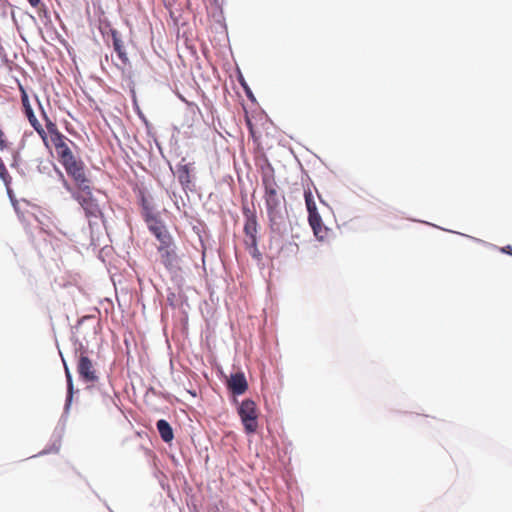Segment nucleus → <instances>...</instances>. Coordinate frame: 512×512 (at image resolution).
Returning a JSON list of instances; mask_svg holds the SVG:
<instances>
[{"label": "nucleus", "mask_w": 512, "mask_h": 512, "mask_svg": "<svg viewBox=\"0 0 512 512\" xmlns=\"http://www.w3.org/2000/svg\"><path fill=\"white\" fill-rule=\"evenodd\" d=\"M79 191L73 192V198L80 204L85 212L86 217L91 222L92 219H98L102 216V211L93 198L90 186L78 189Z\"/></svg>", "instance_id": "obj_3"}, {"label": "nucleus", "mask_w": 512, "mask_h": 512, "mask_svg": "<svg viewBox=\"0 0 512 512\" xmlns=\"http://www.w3.org/2000/svg\"><path fill=\"white\" fill-rule=\"evenodd\" d=\"M67 174L73 178L78 189L89 186V180L86 177L85 166L82 161L77 160L74 155L70 159H65L60 162Z\"/></svg>", "instance_id": "obj_5"}, {"label": "nucleus", "mask_w": 512, "mask_h": 512, "mask_svg": "<svg viewBox=\"0 0 512 512\" xmlns=\"http://www.w3.org/2000/svg\"><path fill=\"white\" fill-rule=\"evenodd\" d=\"M7 147V143L4 139V132L0 129V150H3Z\"/></svg>", "instance_id": "obj_20"}, {"label": "nucleus", "mask_w": 512, "mask_h": 512, "mask_svg": "<svg viewBox=\"0 0 512 512\" xmlns=\"http://www.w3.org/2000/svg\"><path fill=\"white\" fill-rule=\"evenodd\" d=\"M261 179L265 191L264 199L267 212L270 220L274 221L280 212L281 200L283 197L279 193L273 168L269 166L266 169H263Z\"/></svg>", "instance_id": "obj_1"}, {"label": "nucleus", "mask_w": 512, "mask_h": 512, "mask_svg": "<svg viewBox=\"0 0 512 512\" xmlns=\"http://www.w3.org/2000/svg\"><path fill=\"white\" fill-rule=\"evenodd\" d=\"M156 426H157L158 432L164 442L169 443L173 440V437H174L173 430H172L170 424L166 420H164V419L158 420L156 423Z\"/></svg>", "instance_id": "obj_14"}, {"label": "nucleus", "mask_w": 512, "mask_h": 512, "mask_svg": "<svg viewBox=\"0 0 512 512\" xmlns=\"http://www.w3.org/2000/svg\"><path fill=\"white\" fill-rule=\"evenodd\" d=\"M64 368H65V375L67 378V389H68L67 406H68L71 402L72 395H73V381H72V376H71L70 370L66 364H64Z\"/></svg>", "instance_id": "obj_17"}, {"label": "nucleus", "mask_w": 512, "mask_h": 512, "mask_svg": "<svg viewBox=\"0 0 512 512\" xmlns=\"http://www.w3.org/2000/svg\"><path fill=\"white\" fill-rule=\"evenodd\" d=\"M42 116H43V119L45 121L46 129H47L46 133L48 135L49 134L48 133V122L52 121V120L47 116L46 112L43 109H42Z\"/></svg>", "instance_id": "obj_21"}, {"label": "nucleus", "mask_w": 512, "mask_h": 512, "mask_svg": "<svg viewBox=\"0 0 512 512\" xmlns=\"http://www.w3.org/2000/svg\"><path fill=\"white\" fill-rule=\"evenodd\" d=\"M77 371L80 378L85 382L94 383L98 380L92 361L84 353L79 356Z\"/></svg>", "instance_id": "obj_9"}, {"label": "nucleus", "mask_w": 512, "mask_h": 512, "mask_svg": "<svg viewBox=\"0 0 512 512\" xmlns=\"http://www.w3.org/2000/svg\"><path fill=\"white\" fill-rule=\"evenodd\" d=\"M63 185L68 191H72L70 184L65 179H63Z\"/></svg>", "instance_id": "obj_23"}, {"label": "nucleus", "mask_w": 512, "mask_h": 512, "mask_svg": "<svg viewBox=\"0 0 512 512\" xmlns=\"http://www.w3.org/2000/svg\"><path fill=\"white\" fill-rule=\"evenodd\" d=\"M48 135L47 141L48 144L52 143L57 153L59 161H63L65 159H70V156L73 155L68 142L69 139L64 136L58 129L57 125L53 121L48 122Z\"/></svg>", "instance_id": "obj_2"}, {"label": "nucleus", "mask_w": 512, "mask_h": 512, "mask_svg": "<svg viewBox=\"0 0 512 512\" xmlns=\"http://www.w3.org/2000/svg\"><path fill=\"white\" fill-rule=\"evenodd\" d=\"M144 207V218L148 225L149 230L155 235L160 243L172 239L171 235L167 231L164 224L159 218L152 212V210L146 205Z\"/></svg>", "instance_id": "obj_6"}, {"label": "nucleus", "mask_w": 512, "mask_h": 512, "mask_svg": "<svg viewBox=\"0 0 512 512\" xmlns=\"http://www.w3.org/2000/svg\"><path fill=\"white\" fill-rule=\"evenodd\" d=\"M157 251L160 254L161 263L165 268L171 270L177 265L178 257L175 251L173 239L160 243L157 247Z\"/></svg>", "instance_id": "obj_8"}, {"label": "nucleus", "mask_w": 512, "mask_h": 512, "mask_svg": "<svg viewBox=\"0 0 512 512\" xmlns=\"http://www.w3.org/2000/svg\"><path fill=\"white\" fill-rule=\"evenodd\" d=\"M111 37H112L113 48H114L115 52L117 53L118 58L121 60V62L124 65H128L129 58L125 51L124 43H123L122 39L120 38L118 31L111 30Z\"/></svg>", "instance_id": "obj_13"}, {"label": "nucleus", "mask_w": 512, "mask_h": 512, "mask_svg": "<svg viewBox=\"0 0 512 512\" xmlns=\"http://www.w3.org/2000/svg\"><path fill=\"white\" fill-rule=\"evenodd\" d=\"M29 4L32 6V7H38L39 4L41 3V0H28Z\"/></svg>", "instance_id": "obj_22"}, {"label": "nucleus", "mask_w": 512, "mask_h": 512, "mask_svg": "<svg viewBox=\"0 0 512 512\" xmlns=\"http://www.w3.org/2000/svg\"><path fill=\"white\" fill-rule=\"evenodd\" d=\"M21 102L24 109V113L26 117L28 118L29 123L31 126L35 129V131L39 134L41 139L43 140L44 144L48 147V141H47V133L46 130L42 127L40 122L37 120L33 109L30 105L28 95L26 91L21 87Z\"/></svg>", "instance_id": "obj_7"}, {"label": "nucleus", "mask_w": 512, "mask_h": 512, "mask_svg": "<svg viewBox=\"0 0 512 512\" xmlns=\"http://www.w3.org/2000/svg\"><path fill=\"white\" fill-rule=\"evenodd\" d=\"M193 170L192 163H185V158L182 159L178 165L177 174L178 180L184 189H190L192 185L191 172Z\"/></svg>", "instance_id": "obj_11"}, {"label": "nucleus", "mask_w": 512, "mask_h": 512, "mask_svg": "<svg viewBox=\"0 0 512 512\" xmlns=\"http://www.w3.org/2000/svg\"><path fill=\"white\" fill-rule=\"evenodd\" d=\"M510 249L511 247L507 246L506 248L503 249V251L512 254V252H510Z\"/></svg>", "instance_id": "obj_24"}, {"label": "nucleus", "mask_w": 512, "mask_h": 512, "mask_svg": "<svg viewBox=\"0 0 512 512\" xmlns=\"http://www.w3.org/2000/svg\"><path fill=\"white\" fill-rule=\"evenodd\" d=\"M227 387L234 395L244 394L248 389L245 375L242 372L231 374L227 381Z\"/></svg>", "instance_id": "obj_10"}, {"label": "nucleus", "mask_w": 512, "mask_h": 512, "mask_svg": "<svg viewBox=\"0 0 512 512\" xmlns=\"http://www.w3.org/2000/svg\"><path fill=\"white\" fill-rule=\"evenodd\" d=\"M246 245L248 248H252L257 245V235L247 236Z\"/></svg>", "instance_id": "obj_19"}, {"label": "nucleus", "mask_w": 512, "mask_h": 512, "mask_svg": "<svg viewBox=\"0 0 512 512\" xmlns=\"http://www.w3.org/2000/svg\"><path fill=\"white\" fill-rule=\"evenodd\" d=\"M238 414L244 425L246 433L252 434L256 432L258 428V412L256 403L250 399L244 400L238 409Z\"/></svg>", "instance_id": "obj_4"}, {"label": "nucleus", "mask_w": 512, "mask_h": 512, "mask_svg": "<svg viewBox=\"0 0 512 512\" xmlns=\"http://www.w3.org/2000/svg\"><path fill=\"white\" fill-rule=\"evenodd\" d=\"M249 249V253L251 254V256L257 260H261L262 258V254L260 253L259 249H258V246H253L252 248H248Z\"/></svg>", "instance_id": "obj_18"}, {"label": "nucleus", "mask_w": 512, "mask_h": 512, "mask_svg": "<svg viewBox=\"0 0 512 512\" xmlns=\"http://www.w3.org/2000/svg\"><path fill=\"white\" fill-rule=\"evenodd\" d=\"M244 232L246 236L257 235V219L255 214L248 211L246 213V222L244 225Z\"/></svg>", "instance_id": "obj_16"}, {"label": "nucleus", "mask_w": 512, "mask_h": 512, "mask_svg": "<svg viewBox=\"0 0 512 512\" xmlns=\"http://www.w3.org/2000/svg\"><path fill=\"white\" fill-rule=\"evenodd\" d=\"M311 228L313 229L314 235L317 239L323 241L328 237L329 229L324 226L321 216H318L317 221H309Z\"/></svg>", "instance_id": "obj_15"}, {"label": "nucleus", "mask_w": 512, "mask_h": 512, "mask_svg": "<svg viewBox=\"0 0 512 512\" xmlns=\"http://www.w3.org/2000/svg\"><path fill=\"white\" fill-rule=\"evenodd\" d=\"M304 198H305L306 208L308 211V221L316 222L318 219V216H320V214L318 213L314 195H313L312 190L309 185L304 188Z\"/></svg>", "instance_id": "obj_12"}]
</instances>
